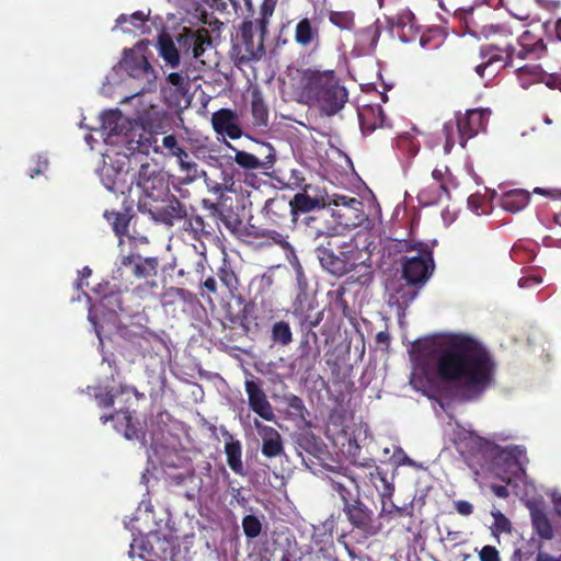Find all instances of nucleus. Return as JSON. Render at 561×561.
<instances>
[{"label":"nucleus","mask_w":561,"mask_h":561,"mask_svg":"<svg viewBox=\"0 0 561 561\" xmlns=\"http://www.w3.org/2000/svg\"><path fill=\"white\" fill-rule=\"evenodd\" d=\"M411 383L417 390L442 388L468 399L492 382L494 364L476 340L460 334L424 339L411 347Z\"/></svg>","instance_id":"obj_1"},{"label":"nucleus","mask_w":561,"mask_h":561,"mask_svg":"<svg viewBox=\"0 0 561 561\" xmlns=\"http://www.w3.org/2000/svg\"><path fill=\"white\" fill-rule=\"evenodd\" d=\"M308 236L316 242V252L320 264L329 273L342 276L365 262L366 252L358 249L350 236L341 234L336 228H321L310 225Z\"/></svg>","instance_id":"obj_2"},{"label":"nucleus","mask_w":561,"mask_h":561,"mask_svg":"<svg viewBox=\"0 0 561 561\" xmlns=\"http://www.w3.org/2000/svg\"><path fill=\"white\" fill-rule=\"evenodd\" d=\"M301 99L331 116L343 108L347 92L332 71H309L304 78Z\"/></svg>","instance_id":"obj_3"},{"label":"nucleus","mask_w":561,"mask_h":561,"mask_svg":"<svg viewBox=\"0 0 561 561\" xmlns=\"http://www.w3.org/2000/svg\"><path fill=\"white\" fill-rule=\"evenodd\" d=\"M148 47V42H138L131 48L124 50L123 57L117 65V69L123 71L135 84L137 92L133 98L156 89L158 73L149 62Z\"/></svg>","instance_id":"obj_4"},{"label":"nucleus","mask_w":561,"mask_h":561,"mask_svg":"<svg viewBox=\"0 0 561 561\" xmlns=\"http://www.w3.org/2000/svg\"><path fill=\"white\" fill-rule=\"evenodd\" d=\"M530 33L525 32L518 39L520 49L512 45H507L504 49L497 46H485L481 48L480 56L482 61L476 66V72L481 79L494 78L501 69L506 66H514L515 58L525 59L526 56L533 53L537 46L540 45V41H536L535 44L529 43Z\"/></svg>","instance_id":"obj_5"},{"label":"nucleus","mask_w":561,"mask_h":561,"mask_svg":"<svg viewBox=\"0 0 561 561\" xmlns=\"http://www.w3.org/2000/svg\"><path fill=\"white\" fill-rule=\"evenodd\" d=\"M101 135L106 145L125 148L130 154L140 149L144 136L141 128L118 110L101 115Z\"/></svg>","instance_id":"obj_6"},{"label":"nucleus","mask_w":561,"mask_h":561,"mask_svg":"<svg viewBox=\"0 0 561 561\" xmlns=\"http://www.w3.org/2000/svg\"><path fill=\"white\" fill-rule=\"evenodd\" d=\"M484 462L482 472L490 473L502 481H508V474L515 469L523 470L527 463L526 450L520 446L500 447L489 440L481 443Z\"/></svg>","instance_id":"obj_7"},{"label":"nucleus","mask_w":561,"mask_h":561,"mask_svg":"<svg viewBox=\"0 0 561 561\" xmlns=\"http://www.w3.org/2000/svg\"><path fill=\"white\" fill-rule=\"evenodd\" d=\"M129 152L108 150L103 154V164L99 169V176L103 185L111 192L124 194L133 190L129 181L130 157Z\"/></svg>","instance_id":"obj_8"},{"label":"nucleus","mask_w":561,"mask_h":561,"mask_svg":"<svg viewBox=\"0 0 561 561\" xmlns=\"http://www.w3.org/2000/svg\"><path fill=\"white\" fill-rule=\"evenodd\" d=\"M486 110H471L457 118V123H447L444 127L446 136L445 151L449 152L455 144V135L460 138L463 147L467 139L473 137L480 129H483L489 117Z\"/></svg>","instance_id":"obj_9"},{"label":"nucleus","mask_w":561,"mask_h":561,"mask_svg":"<svg viewBox=\"0 0 561 561\" xmlns=\"http://www.w3.org/2000/svg\"><path fill=\"white\" fill-rule=\"evenodd\" d=\"M433 270L432 252L424 244H420L417 249L411 250L403 264V274L410 284L426 282Z\"/></svg>","instance_id":"obj_10"},{"label":"nucleus","mask_w":561,"mask_h":561,"mask_svg":"<svg viewBox=\"0 0 561 561\" xmlns=\"http://www.w3.org/2000/svg\"><path fill=\"white\" fill-rule=\"evenodd\" d=\"M333 204L336 206L333 216L339 220V226L333 228H336L341 234L346 228L356 227L366 219L363 203L357 198L337 195L334 197ZM324 228L330 227L325 226Z\"/></svg>","instance_id":"obj_11"},{"label":"nucleus","mask_w":561,"mask_h":561,"mask_svg":"<svg viewBox=\"0 0 561 561\" xmlns=\"http://www.w3.org/2000/svg\"><path fill=\"white\" fill-rule=\"evenodd\" d=\"M175 41L183 56L191 55L195 60L205 65L202 57L205 53L206 46H210L211 44L207 30H192L183 27L175 36Z\"/></svg>","instance_id":"obj_12"},{"label":"nucleus","mask_w":561,"mask_h":561,"mask_svg":"<svg viewBox=\"0 0 561 561\" xmlns=\"http://www.w3.org/2000/svg\"><path fill=\"white\" fill-rule=\"evenodd\" d=\"M117 309H121V299L116 294L104 296L98 306L90 308L89 320L94 325L101 345L103 344L102 331L105 324H116Z\"/></svg>","instance_id":"obj_13"},{"label":"nucleus","mask_w":561,"mask_h":561,"mask_svg":"<svg viewBox=\"0 0 561 561\" xmlns=\"http://www.w3.org/2000/svg\"><path fill=\"white\" fill-rule=\"evenodd\" d=\"M211 127L219 136L218 140L224 139H239L242 137L243 131L239 124V118L236 112L229 108H220L211 115Z\"/></svg>","instance_id":"obj_14"},{"label":"nucleus","mask_w":561,"mask_h":561,"mask_svg":"<svg viewBox=\"0 0 561 561\" xmlns=\"http://www.w3.org/2000/svg\"><path fill=\"white\" fill-rule=\"evenodd\" d=\"M162 145L169 151L168 154L176 159L181 172L186 174L190 182L197 179L199 171L197 163L190 158L188 152L174 135L164 136Z\"/></svg>","instance_id":"obj_15"},{"label":"nucleus","mask_w":561,"mask_h":561,"mask_svg":"<svg viewBox=\"0 0 561 561\" xmlns=\"http://www.w3.org/2000/svg\"><path fill=\"white\" fill-rule=\"evenodd\" d=\"M274 12V4L271 1H265L261 7V15L262 18L257 21L261 35L259 36L257 43L254 44L252 39V28L253 23L252 22H245L242 26V37L244 41V44L247 46V50L250 51L253 56H257L259 54H262L263 51V36L266 33L268 19L272 16Z\"/></svg>","instance_id":"obj_16"},{"label":"nucleus","mask_w":561,"mask_h":561,"mask_svg":"<svg viewBox=\"0 0 561 561\" xmlns=\"http://www.w3.org/2000/svg\"><path fill=\"white\" fill-rule=\"evenodd\" d=\"M249 405L257 415L266 421H274L275 413L262 388L253 380L245 381Z\"/></svg>","instance_id":"obj_17"},{"label":"nucleus","mask_w":561,"mask_h":561,"mask_svg":"<svg viewBox=\"0 0 561 561\" xmlns=\"http://www.w3.org/2000/svg\"><path fill=\"white\" fill-rule=\"evenodd\" d=\"M463 13L467 32L478 39H489L506 33L500 25L482 23L481 15H474L472 9L463 11Z\"/></svg>","instance_id":"obj_18"},{"label":"nucleus","mask_w":561,"mask_h":561,"mask_svg":"<svg viewBox=\"0 0 561 561\" xmlns=\"http://www.w3.org/2000/svg\"><path fill=\"white\" fill-rule=\"evenodd\" d=\"M170 88H163L162 93L171 105H180L181 99L187 93L190 77L184 71L171 72L165 78Z\"/></svg>","instance_id":"obj_19"},{"label":"nucleus","mask_w":561,"mask_h":561,"mask_svg":"<svg viewBox=\"0 0 561 561\" xmlns=\"http://www.w3.org/2000/svg\"><path fill=\"white\" fill-rule=\"evenodd\" d=\"M254 427L263 442V455L268 458L280 455L283 451V446L279 433L275 428L264 425L257 420H254Z\"/></svg>","instance_id":"obj_20"},{"label":"nucleus","mask_w":561,"mask_h":561,"mask_svg":"<svg viewBox=\"0 0 561 561\" xmlns=\"http://www.w3.org/2000/svg\"><path fill=\"white\" fill-rule=\"evenodd\" d=\"M157 50L159 56L170 68H178L181 65V50L176 41L168 33L159 34L157 38Z\"/></svg>","instance_id":"obj_21"},{"label":"nucleus","mask_w":561,"mask_h":561,"mask_svg":"<svg viewBox=\"0 0 561 561\" xmlns=\"http://www.w3.org/2000/svg\"><path fill=\"white\" fill-rule=\"evenodd\" d=\"M516 72L519 85L525 90L538 82H545L548 87H553L557 80L552 76H548L539 65L518 67Z\"/></svg>","instance_id":"obj_22"},{"label":"nucleus","mask_w":561,"mask_h":561,"mask_svg":"<svg viewBox=\"0 0 561 561\" xmlns=\"http://www.w3.org/2000/svg\"><path fill=\"white\" fill-rule=\"evenodd\" d=\"M110 420L115 422V428L118 432H123L127 439H139L142 437L141 432L135 426L128 412H117L111 416H101V421L103 423H106Z\"/></svg>","instance_id":"obj_23"},{"label":"nucleus","mask_w":561,"mask_h":561,"mask_svg":"<svg viewBox=\"0 0 561 561\" xmlns=\"http://www.w3.org/2000/svg\"><path fill=\"white\" fill-rule=\"evenodd\" d=\"M122 265L129 270L136 277H147L154 273L157 262L154 259H142L140 256H124Z\"/></svg>","instance_id":"obj_24"},{"label":"nucleus","mask_w":561,"mask_h":561,"mask_svg":"<svg viewBox=\"0 0 561 561\" xmlns=\"http://www.w3.org/2000/svg\"><path fill=\"white\" fill-rule=\"evenodd\" d=\"M358 117L364 130L371 131L383 125V113L379 105H369L360 108Z\"/></svg>","instance_id":"obj_25"},{"label":"nucleus","mask_w":561,"mask_h":561,"mask_svg":"<svg viewBox=\"0 0 561 561\" xmlns=\"http://www.w3.org/2000/svg\"><path fill=\"white\" fill-rule=\"evenodd\" d=\"M159 540L157 533H149L146 537L134 538L130 543L129 557L138 556L146 560L148 556L156 554L153 542Z\"/></svg>","instance_id":"obj_26"},{"label":"nucleus","mask_w":561,"mask_h":561,"mask_svg":"<svg viewBox=\"0 0 561 561\" xmlns=\"http://www.w3.org/2000/svg\"><path fill=\"white\" fill-rule=\"evenodd\" d=\"M529 203V193L524 190H515L505 193L502 197V207L511 213L524 209Z\"/></svg>","instance_id":"obj_27"},{"label":"nucleus","mask_w":561,"mask_h":561,"mask_svg":"<svg viewBox=\"0 0 561 561\" xmlns=\"http://www.w3.org/2000/svg\"><path fill=\"white\" fill-rule=\"evenodd\" d=\"M531 523L538 536L545 540L553 538V528L547 515L538 508H531Z\"/></svg>","instance_id":"obj_28"},{"label":"nucleus","mask_w":561,"mask_h":561,"mask_svg":"<svg viewBox=\"0 0 561 561\" xmlns=\"http://www.w3.org/2000/svg\"><path fill=\"white\" fill-rule=\"evenodd\" d=\"M163 117V111L159 106L151 103L138 112V119L145 127L148 128L160 126Z\"/></svg>","instance_id":"obj_29"},{"label":"nucleus","mask_w":561,"mask_h":561,"mask_svg":"<svg viewBox=\"0 0 561 561\" xmlns=\"http://www.w3.org/2000/svg\"><path fill=\"white\" fill-rule=\"evenodd\" d=\"M225 451L229 467L238 474L243 473V465L241 460V444L232 438L226 443Z\"/></svg>","instance_id":"obj_30"},{"label":"nucleus","mask_w":561,"mask_h":561,"mask_svg":"<svg viewBox=\"0 0 561 561\" xmlns=\"http://www.w3.org/2000/svg\"><path fill=\"white\" fill-rule=\"evenodd\" d=\"M224 145L236 153L234 161L239 167L248 170H256L262 167L261 161L254 154L249 153L247 151L238 150L233 145H231L228 140L225 139Z\"/></svg>","instance_id":"obj_31"},{"label":"nucleus","mask_w":561,"mask_h":561,"mask_svg":"<svg viewBox=\"0 0 561 561\" xmlns=\"http://www.w3.org/2000/svg\"><path fill=\"white\" fill-rule=\"evenodd\" d=\"M317 36V31L308 19L301 20L296 26L295 38L300 45H309Z\"/></svg>","instance_id":"obj_32"},{"label":"nucleus","mask_w":561,"mask_h":561,"mask_svg":"<svg viewBox=\"0 0 561 561\" xmlns=\"http://www.w3.org/2000/svg\"><path fill=\"white\" fill-rule=\"evenodd\" d=\"M163 179L158 173L137 190L142 192L149 198L158 199L163 191Z\"/></svg>","instance_id":"obj_33"},{"label":"nucleus","mask_w":561,"mask_h":561,"mask_svg":"<svg viewBox=\"0 0 561 561\" xmlns=\"http://www.w3.org/2000/svg\"><path fill=\"white\" fill-rule=\"evenodd\" d=\"M118 394L127 396L128 398L130 396L137 397V391L134 388L121 387L119 390H117V391H113L112 390L111 392H107L105 394L98 393L96 394V400L99 402V405H101V407H110V405L114 404L115 399L118 397Z\"/></svg>","instance_id":"obj_34"},{"label":"nucleus","mask_w":561,"mask_h":561,"mask_svg":"<svg viewBox=\"0 0 561 561\" xmlns=\"http://www.w3.org/2000/svg\"><path fill=\"white\" fill-rule=\"evenodd\" d=\"M294 204L301 211H310L324 205V203L318 197H311L306 193L296 194L294 197Z\"/></svg>","instance_id":"obj_35"},{"label":"nucleus","mask_w":561,"mask_h":561,"mask_svg":"<svg viewBox=\"0 0 561 561\" xmlns=\"http://www.w3.org/2000/svg\"><path fill=\"white\" fill-rule=\"evenodd\" d=\"M273 340L283 345H287L291 342V331L286 322H276L273 325Z\"/></svg>","instance_id":"obj_36"},{"label":"nucleus","mask_w":561,"mask_h":561,"mask_svg":"<svg viewBox=\"0 0 561 561\" xmlns=\"http://www.w3.org/2000/svg\"><path fill=\"white\" fill-rule=\"evenodd\" d=\"M242 527H243V531L244 534L249 537V538H255L260 535L261 533V522L259 520L257 517L253 516V515H248L243 518L242 520Z\"/></svg>","instance_id":"obj_37"},{"label":"nucleus","mask_w":561,"mask_h":561,"mask_svg":"<svg viewBox=\"0 0 561 561\" xmlns=\"http://www.w3.org/2000/svg\"><path fill=\"white\" fill-rule=\"evenodd\" d=\"M218 277L231 294H233L238 289L237 276L228 267H221L218 272Z\"/></svg>","instance_id":"obj_38"},{"label":"nucleus","mask_w":561,"mask_h":561,"mask_svg":"<svg viewBox=\"0 0 561 561\" xmlns=\"http://www.w3.org/2000/svg\"><path fill=\"white\" fill-rule=\"evenodd\" d=\"M329 20L332 24L343 30H350L353 26V15L347 12H332Z\"/></svg>","instance_id":"obj_39"},{"label":"nucleus","mask_w":561,"mask_h":561,"mask_svg":"<svg viewBox=\"0 0 561 561\" xmlns=\"http://www.w3.org/2000/svg\"><path fill=\"white\" fill-rule=\"evenodd\" d=\"M157 174L158 172L156 169L152 168L149 163H142L136 176V190Z\"/></svg>","instance_id":"obj_40"},{"label":"nucleus","mask_w":561,"mask_h":561,"mask_svg":"<svg viewBox=\"0 0 561 561\" xmlns=\"http://www.w3.org/2000/svg\"><path fill=\"white\" fill-rule=\"evenodd\" d=\"M468 207L477 215L488 213V203L479 194H473L468 197Z\"/></svg>","instance_id":"obj_41"},{"label":"nucleus","mask_w":561,"mask_h":561,"mask_svg":"<svg viewBox=\"0 0 561 561\" xmlns=\"http://www.w3.org/2000/svg\"><path fill=\"white\" fill-rule=\"evenodd\" d=\"M252 115L254 117L256 125H259V126L266 125L267 110L261 101L256 100V101L252 102Z\"/></svg>","instance_id":"obj_42"},{"label":"nucleus","mask_w":561,"mask_h":561,"mask_svg":"<svg viewBox=\"0 0 561 561\" xmlns=\"http://www.w3.org/2000/svg\"><path fill=\"white\" fill-rule=\"evenodd\" d=\"M492 517L494 518L493 528L497 533H510L511 522L500 511H493Z\"/></svg>","instance_id":"obj_43"},{"label":"nucleus","mask_w":561,"mask_h":561,"mask_svg":"<svg viewBox=\"0 0 561 561\" xmlns=\"http://www.w3.org/2000/svg\"><path fill=\"white\" fill-rule=\"evenodd\" d=\"M146 16L142 12H135L130 16L122 14L121 16H118L116 22L118 25L129 22L133 26L139 28L144 24Z\"/></svg>","instance_id":"obj_44"},{"label":"nucleus","mask_w":561,"mask_h":561,"mask_svg":"<svg viewBox=\"0 0 561 561\" xmlns=\"http://www.w3.org/2000/svg\"><path fill=\"white\" fill-rule=\"evenodd\" d=\"M480 561H501L499 551L492 546H485L481 549Z\"/></svg>","instance_id":"obj_45"},{"label":"nucleus","mask_w":561,"mask_h":561,"mask_svg":"<svg viewBox=\"0 0 561 561\" xmlns=\"http://www.w3.org/2000/svg\"><path fill=\"white\" fill-rule=\"evenodd\" d=\"M333 489L340 494L345 506L350 504L352 494L351 491L342 482H333Z\"/></svg>","instance_id":"obj_46"},{"label":"nucleus","mask_w":561,"mask_h":561,"mask_svg":"<svg viewBox=\"0 0 561 561\" xmlns=\"http://www.w3.org/2000/svg\"><path fill=\"white\" fill-rule=\"evenodd\" d=\"M393 458L398 465L413 466V461L409 458L401 448H396Z\"/></svg>","instance_id":"obj_47"},{"label":"nucleus","mask_w":561,"mask_h":561,"mask_svg":"<svg viewBox=\"0 0 561 561\" xmlns=\"http://www.w3.org/2000/svg\"><path fill=\"white\" fill-rule=\"evenodd\" d=\"M456 510L459 514L467 516L472 513L473 506L471 503L467 501H458L456 503Z\"/></svg>","instance_id":"obj_48"},{"label":"nucleus","mask_w":561,"mask_h":561,"mask_svg":"<svg viewBox=\"0 0 561 561\" xmlns=\"http://www.w3.org/2000/svg\"><path fill=\"white\" fill-rule=\"evenodd\" d=\"M345 511L347 513V515L350 516V519L354 523V524H360L363 522V518L360 516V511H358L356 507H351V505L348 504L347 506H345Z\"/></svg>","instance_id":"obj_49"},{"label":"nucleus","mask_w":561,"mask_h":561,"mask_svg":"<svg viewBox=\"0 0 561 561\" xmlns=\"http://www.w3.org/2000/svg\"><path fill=\"white\" fill-rule=\"evenodd\" d=\"M534 192L537 193V194L547 196V197L561 199V191H558V190H545V188H541V187H536L534 190Z\"/></svg>","instance_id":"obj_50"},{"label":"nucleus","mask_w":561,"mask_h":561,"mask_svg":"<svg viewBox=\"0 0 561 561\" xmlns=\"http://www.w3.org/2000/svg\"><path fill=\"white\" fill-rule=\"evenodd\" d=\"M456 216H457V211L455 208L450 209L449 207H446L442 211V217L446 225H450L451 222H454L456 219Z\"/></svg>","instance_id":"obj_51"},{"label":"nucleus","mask_w":561,"mask_h":561,"mask_svg":"<svg viewBox=\"0 0 561 561\" xmlns=\"http://www.w3.org/2000/svg\"><path fill=\"white\" fill-rule=\"evenodd\" d=\"M126 228V221L124 216H116V221L114 222V230L117 234L123 233Z\"/></svg>","instance_id":"obj_52"},{"label":"nucleus","mask_w":561,"mask_h":561,"mask_svg":"<svg viewBox=\"0 0 561 561\" xmlns=\"http://www.w3.org/2000/svg\"><path fill=\"white\" fill-rule=\"evenodd\" d=\"M536 561H561V558L551 556L543 551H538Z\"/></svg>","instance_id":"obj_53"},{"label":"nucleus","mask_w":561,"mask_h":561,"mask_svg":"<svg viewBox=\"0 0 561 561\" xmlns=\"http://www.w3.org/2000/svg\"><path fill=\"white\" fill-rule=\"evenodd\" d=\"M48 162L46 159L39 158L38 167L31 171V178H34L35 174H39L47 169Z\"/></svg>","instance_id":"obj_54"},{"label":"nucleus","mask_w":561,"mask_h":561,"mask_svg":"<svg viewBox=\"0 0 561 561\" xmlns=\"http://www.w3.org/2000/svg\"><path fill=\"white\" fill-rule=\"evenodd\" d=\"M203 286H204V288H206L208 291H210L213 294L217 291V283L213 277H208L203 283Z\"/></svg>","instance_id":"obj_55"},{"label":"nucleus","mask_w":561,"mask_h":561,"mask_svg":"<svg viewBox=\"0 0 561 561\" xmlns=\"http://www.w3.org/2000/svg\"><path fill=\"white\" fill-rule=\"evenodd\" d=\"M493 492L499 497H506L507 496V489L503 485H493L492 486Z\"/></svg>","instance_id":"obj_56"},{"label":"nucleus","mask_w":561,"mask_h":561,"mask_svg":"<svg viewBox=\"0 0 561 561\" xmlns=\"http://www.w3.org/2000/svg\"><path fill=\"white\" fill-rule=\"evenodd\" d=\"M552 502L557 515L561 517V495L553 494Z\"/></svg>","instance_id":"obj_57"},{"label":"nucleus","mask_w":561,"mask_h":561,"mask_svg":"<svg viewBox=\"0 0 561 561\" xmlns=\"http://www.w3.org/2000/svg\"><path fill=\"white\" fill-rule=\"evenodd\" d=\"M530 282L534 283L535 285H538V284L541 283V279H539V278L520 279L519 280V286L520 287L529 286L528 283H530Z\"/></svg>","instance_id":"obj_58"},{"label":"nucleus","mask_w":561,"mask_h":561,"mask_svg":"<svg viewBox=\"0 0 561 561\" xmlns=\"http://www.w3.org/2000/svg\"><path fill=\"white\" fill-rule=\"evenodd\" d=\"M91 275V270L89 267H84L81 272H80V276L81 278H84V277H89Z\"/></svg>","instance_id":"obj_59"},{"label":"nucleus","mask_w":561,"mask_h":561,"mask_svg":"<svg viewBox=\"0 0 561 561\" xmlns=\"http://www.w3.org/2000/svg\"><path fill=\"white\" fill-rule=\"evenodd\" d=\"M556 28H557V34L561 39V19L557 22Z\"/></svg>","instance_id":"obj_60"},{"label":"nucleus","mask_w":561,"mask_h":561,"mask_svg":"<svg viewBox=\"0 0 561 561\" xmlns=\"http://www.w3.org/2000/svg\"><path fill=\"white\" fill-rule=\"evenodd\" d=\"M85 141H87V144H88L91 148H93V146H92L93 137H92L91 135H87V136H85Z\"/></svg>","instance_id":"obj_61"},{"label":"nucleus","mask_w":561,"mask_h":561,"mask_svg":"<svg viewBox=\"0 0 561 561\" xmlns=\"http://www.w3.org/2000/svg\"><path fill=\"white\" fill-rule=\"evenodd\" d=\"M144 506L145 507V511L148 513L151 511V505L149 503H146V502H142L140 504V507Z\"/></svg>","instance_id":"obj_62"},{"label":"nucleus","mask_w":561,"mask_h":561,"mask_svg":"<svg viewBox=\"0 0 561 561\" xmlns=\"http://www.w3.org/2000/svg\"><path fill=\"white\" fill-rule=\"evenodd\" d=\"M461 435L462 436L459 437V439H462V438L466 439L467 437H471V434L469 432H466V431H462Z\"/></svg>","instance_id":"obj_63"},{"label":"nucleus","mask_w":561,"mask_h":561,"mask_svg":"<svg viewBox=\"0 0 561 561\" xmlns=\"http://www.w3.org/2000/svg\"><path fill=\"white\" fill-rule=\"evenodd\" d=\"M557 221L561 225V209H560V213L557 215Z\"/></svg>","instance_id":"obj_64"}]
</instances>
